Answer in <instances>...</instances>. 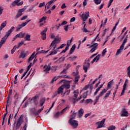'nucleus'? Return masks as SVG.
I'll return each instance as SVG.
<instances>
[{"instance_id":"1","label":"nucleus","mask_w":130,"mask_h":130,"mask_svg":"<svg viewBox=\"0 0 130 130\" xmlns=\"http://www.w3.org/2000/svg\"><path fill=\"white\" fill-rule=\"evenodd\" d=\"M81 68V66L78 65L76 69V73L74 72L73 73V76H75V79H74V84L75 85H78V82H79V80H80V75H79V69Z\"/></svg>"},{"instance_id":"2","label":"nucleus","mask_w":130,"mask_h":130,"mask_svg":"<svg viewBox=\"0 0 130 130\" xmlns=\"http://www.w3.org/2000/svg\"><path fill=\"white\" fill-rule=\"evenodd\" d=\"M29 22H31V19H29L27 20H26L24 22H22L21 24H19L17 25V26L16 27V31H20L22 28H23V27H25L28 23H29Z\"/></svg>"},{"instance_id":"3","label":"nucleus","mask_w":130,"mask_h":130,"mask_svg":"<svg viewBox=\"0 0 130 130\" xmlns=\"http://www.w3.org/2000/svg\"><path fill=\"white\" fill-rule=\"evenodd\" d=\"M90 16V12L89 11H86L80 15V17L83 22H86L88 20Z\"/></svg>"},{"instance_id":"4","label":"nucleus","mask_w":130,"mask_h":130,"mask_svg":"<svg viewBox=\"0 0 130 130\" xmlns=\"http://www.w3.org/2000/svg\"><path fill=\"white\" fill-rule=\"evenodd\" d=\"M23 122H24V119L23 118V116H21L17 120L15 129L20 128V126H21V124H22Z\"/></svg>"},{"instance_id":"5","label":"nucleus","mask_w":130,"mask_h":130,"mask_svg":"<svg viewBox=\"0 0 130 130\" xmlns=\"http://www.w3.org/2000/svg\"><path fill=\"white\" fill-rule=\"evenodd\" d=\"M21 0H15L13 2H12V4L10 5V8H14V7L16 6H18V7L20 6H22L24 2L23 1L21 2Z\"/></svg>"},{"instance_id":"6","label":"nucleus","mask_w":130,"mask_h":130,"mask_svg":"<svg viewBox=\"0 0 130 130\" xmlns=\"http://www.w3.org/2000/svg\"><path fill=\"white\" fill-rule=\"evenodd\" d=\"M72 119H70L69 120V123H70V125L72 126L73 128H77L78 126L79 125V123H78V121L73 120Z\"/></svg>"},{"instance_id":"7","label":"nucleus","mask_w":130,"mask_h":130,"mask_svg":"<svg viewBox=\"0 0 130 130\" xmlns=\"http://www.w3.org/2000/svg\"><path fill=\"white\" fill-rule=\"evenodd\" d=\"M105 120H106V118L103 119L101 121L96 122V124L98 125L96 128H101V127H104V126L105 125L104 124L105 123Z\"/></svg>"},{"instance_id":"8","label":"nucleus","mask_w":130,"mask_h":130,"mask_svg":"<svg viewBox=\"0 0 130 130\" xmlns=\"http://www.w3.org/2000/svg\"><path fill=\"white\" fill-rule=\"evenodd\" d=\"M43 69H45L43 72L46 74H48L49 73V71L51 70V63H49L48 66L45 64L44 66Z\"/></svg>"},{"instance_id":"9","label":"nucleus","mask_w":130,"mask_h":130,"mask_svg":"<svg viewBox=\"0 0 130 130\" xmlns=\"http://www.w3.org/2000/svg\"><path fill=\"white\" fill-rule=\"evenodd\" d=\"M46 32H47V27H46L41 32V35L42 36L41 38L43 40H45V39H46Z\"/></svg>"},{"instance_id":"10","label":"nucleus","mask_w":130,"mask_h":130,"mask_svg":"<svg viewBox=\"0 0 130 130\" xmlns=\"http://www.w3.org/2000/svg\"><path fill=\"white\" fill-rule=\"evenodd\" d=\"M122 117H127L128 116V112L125 109V108H123L122 109V113L121 114Z\"/></svg>"},{"instance_id":"11","label":"nucleus","mask_w":130,"mask_h":130,"mask_svg":"<svg viewBox=\"0 0 130 130\" xmlns=\"http://www.w3.org/2000/svg\"><path fill=\"white\" fill-rule=\"evenodd\" d=\"M60 38H59V36H57L56 38H54V40L52 42L51 45H53L54 43L55 44H56L57 43H58L59 42H60Z\"/></svg>"},{"instance_id":"12","label":"nucleus","mask_w":130,"mask_h":130,"mask_svg":"<svg viewBox=\"0 0 130 130\" xmlns=\"http://www.w3.org/2000/svg\"><path fill=\"white\" fill-rule=\"evenodd\" d=\"M55 2H56V0H51L46 4L45 8H47V9H50V7H51V5H52L53 3H55Z\"/></svg>"},{"instance_id":"13","label":"nucleus","mask_w":130,"mask_h":130,"mask_svg":"<svg viewBox=\"0 0 130 130\" xmlns=\"http://www.w3.org/2000/svg\"><path fill=\"white\" fill-rule=\"evenodd\" d=\"M88 69H90V63H84V65L83 66V70L85 73H87V72H88Z\"/></svg>"},{"instance_id":"14","label":"nucleus","mask_w":130,"mask_h":130,"mask_svg":"<svg viewBox=\"0 0 130 130\" xmlns=\"http://www.w3.org/2000/svg\"><path fill=\"white\" fill-rule=\"evenodd\" d=\"M127 83H128V80L125 79L124 84L123 86V89L122 90L121 93V95H123V94H124V92H125V89L126 88V84H127Z\"/></svg>"},{"instance_id":"15","label":"nucleus","mask_w":130,"mask_h":130,"mask_svg":"<svg viewBox=\"0 0 130 130\" xmlns=\"http://www.w3.org/2000/svg\"><path fill=\"white\" fill-rule=\"evenodd\" d=\"M101 56V55L99 54L98 55L95 57L94 58V59L91 61V63H94V62H95V61H96V62H98V60H99V59H100V57Z\"/></svg>"},{"instance_id":"16","label":"nucleus","mask_w":130,"mask_h":130,"mask_svg":"<svg viewBox=\"0 0 130 130\" xmlns=\"http://www.w3.org/2000/svg\"><path fill=\"white\" fill-rule=\"evenodd\" d=\"M8 106H10V100H9V99L7 102V105H6V113L4 114V117H5V118H6V116H7V115H8Z\"/></svg>"},{"instance_id":"17","label":"nucleus","mask_w":130,"mask_h":130,"mask_svg":"<svg viewBox=\"0 0 130 130\" xmlns=\"http://www.w3.org/2000/svg\"><path fill=\"white\" fill-rule=\"evenodd\" d=\"M25 34H26L25 32L23 33V31H21L15 36V38H23Z\"/></svg>"},{"instance_id":"18","label":"nucleus","mask_w":130,"mask_h":130,"mask_svg":"<svg viewBox=\"0 0 130 130\" xmlns=\"http://www.w3.org/2000/svg\"><path fill=\"white\" fill-rule=\"evenodd\" d=\"M104 84H105V82H104V84H101L100 87H99L95 90V91L94 92V93H93L94 96H95V95H97L99 91H100V89H101V88H102L103 87V86H104Z\"/></svg>"},{"instance_id":"19","label":"nucleus","mask_w":130,"mask_h":130,"mask_svg":"<svg viewBox=\"0 0 130 130\" xmlns=\"http://www.w3.org/2000/svg\"><path fill=\"white\" fill-rule=\"evenodd\" d=\"M63 86L61 85L57 90V94H62L63 93Z\"/></svg>"},{"instance_id":"20","label":"nucleus","mask_w":130,"mask_h":130,"mask_svg":"<svg viewBox=\"0 0 130 130\" xmlns=\"http://www.w3.org/2000/svg\"><path fill=\"white\" fill-rule=\"evenodd\" d=\"M61 86H63V89H64V88L65 89H70V88H71V85H70V83L68 82H64Z\"/></svg>"},{"instance_id":"21","label":"nucleus","mask_w":130,"mask_h":130,"mask_svg":"<svg viewBox=\"0 0 130 130\" xmlns=\"http://www.w3.org/2000/svg\"><path fill=\"white\" fill-rule=\"evenodd\" d=\"M30 113L34 115H35L36 116L38 115V113H37V111H36V109H35V108L30 109Z\"/></svg>"},{"instance_id":"22","label":"nucleus","mask_w":130,"mask_h":130,"mask_svg":"<svg viewBox=\"0 0 130 130\" xmlns=\"http://www.w3.org/2000/svg\"><path fill=\"white\" fill-rule=\"evenodd\" d=\"M123 48H124V47L120 46L119 49L117 51L116 55H119L120 53H121V52H122V50H123Z\"/></svg>"},{"instance_id":"23","label":"nucleus","mask_w":130,"mask_h":130,"mask_svg":"<svg viewBox=\"0 0 130 130\" xmlns=\"http://www.w3.org/2000/svg\"><path fill=\"white\" fill-rule=\"evenodd\" d=\"M83 115H84V110H83V109H81L80 110H79L78 117L79 118H81Z\"/></svg>"},{"instance_id":"24","label":"nucleus","mask_w":130,"mask_h":130,"mask_svg":"<svg viewBox=\"0 0 130 130\" xmlns=\"http://www.w3.org/2000/svg\"><path fill=\"white\" fill-rule=\"evenodd\" d=\"M7 39H8V38H6L5 36L1 39L0 41V45H1V47L3 45V44H4L5 42H6Z\"/></svg>"},{"instance_id":"25","label":"nucleus","mask_w":130,"mask_h":130,"mask_svg":"<svg viewBox=\"0 0 130 130\" xmlns=\"http://www.w3.org/2000/svg\"><path fill=\"white\" fill-rule=\"evenodd\" d=\"M6 26H7V21H4L3 22V23H2L1 26H0V31H2L3 30V29H4V28H5V27H6Z\"/></svg>"},{"instance_id":"26","label":"nucleus","mask_w":130,"mask_h":130,"mask_svg":"<svg viewBox=\"0 0 130 130\" xmlns=\"http://www.w3.org/2000/svg\"><path fill=\"white\" fill-rule=\"evenodd\" d=\"M24 39H25V41H31V35L27 34L26 35L25 37L24 38Z\"/></svg>"},{"instance_id":"27","label":"nucleus","mask_w":130,"mask_h":130,"mask_svg":"<svg viewBox=\"0 0 130 130\" xmlns=\"http://www.w3.org/2000/svg\"><path fill=\"white\" fill-rule=\"evenodd\" d=\"M76 49V45L74 44L72 47H71L69 52H70V54H72V53H73V52H74V51H75V50Z\"/></svg>"},{"instance_id":"28","label":"nucleus","mask_w":130,"mask_h":130,"mask_svg":"<svg viewBox=\"0 0 130 130\" xmlns=\"http://www.w3.org/2000/svg\"><path fill=\"white\" fill-rule=\"evenodd\" d=\"M25 57H26V53H25V51L21 52L19 55V58H25Z\"/></svg>"},{"instance_id":"29","label":"nucleus","mask_w":130,"mask_h":130,"mask_svg":"<svg viewBox=\"0 0 130 130\" xmlns=\"http://www.w3.org/2000/svg\"><path fill=\"white\" fill-rule=\"evenodd\" d=\"M78 58V56H73V57H69L68 58V59H69L70 61L71 62H72L75 61V60L76 58Z\"/></svg>"},{"instance_id":"30","label":"nucleus","mask_w":130,"mask_h":130,"mask_svg":"<svg viewBox=\"0 0 130 130\" xmlns=\"http://www.w3.org/2000/svg\"><path fill=\"white\" fill-rule=\"evenodd\" d=\"M46 101V99L45 98H42L40 101V103L41 104V106H43L45 101Z\"/></svg>"},{"instance_id":"31","label":"nucleus","mask_w":130,"mask_h":130,"mask_svg":"<svg viewBox=\"0 0 130 130\" xmlns=\"http://www.w3.org/2000/svg\"><path fill=\"white\" fill-rule=\"evenodd\" d=\"M69 47H70V45L69 44H67L66 47L64 50L62 51V52L60 53V54H61V53H64L65 52H66L69 49Z\"/></svg>"},{"instance_id":"32","label":"nucleus","mask_w":130,"mask_h":130,"mask_svg":"<svg viewBox=\"0 0 130 130\" xmlns=\"http://www.w3.org/2000/svg\"><path fill=\"white\" fill-rule=\"evenodd\" d=\"M113 83V80H111L110 82H108L107 85V88L109 90L110 88H111V85Z\"/></svg>"},{"instance_id":"33","label":"nucleus","mask_w":130,"mask_h":130,"mask_svg":"<svg viewBox=\"0 0 130 130\" xmlns=\"http://www.w3.org/2000/svg\"><path fill=\"white\" fill-rule=\"evenodd\" d=\"M77 114V113H75V112H73L71 115H70V119H75L76 118V115Z\"/></svg>"},{"instance_id":"34","label":"nucleus","mask_w":130,"mask_h":130,"mask_svg":"<svg viewBox=\"0 0 130 130\" xmlns=\"http://www.w3.org/2000/svg\"><path fill=\"white\" fill-rule=\"evenodd\" d=\"M25 120L26 121V123L25 124L24 126L22 128L23 130H27V125H28V118H25Z\"/></svg>"},{"instance_id":"35","label":"nucleus","mask_w":130,"mask_h":130,"mask_svg":"<svg viewBox=\"0 0 130 130\" xmlns=\"http://www.w3.org/2000/svg\"><path fill=\"white\" fill-rule=\"evenodd\" d=\"M127 41V36L124 39L122 44H121V46L124 47L125 44L126 43V42Z\"/></svg>"},{"instance_id":"36","label":"nucleus","mask_w":130,"mask_h":130,"mask_svg":"<svg viewBox=\"0 0 130 130\" xmlns=\"http://www.w3.org/2000/svg\"><path fill=\"white\" fill-rule=\"evenodd\" d=\"M98 47V45H96L95 46H94L93 47H92V48L90 50V52H91V53H93V52H94V51H95V50H96L97 49V47Z\"/></svg>"},{"instance_id":"37","label":"nucleus","mask_w":130,"mask_h":130,"mask_svg":"<svg viewBox=\"0 0 130 130\" xmlns=\"http://www.w3.org/2000/svg\"><path fill=\"white\" fill-rule=\"evenodd\" d=\"M47 19L46 16H43L42 18L40 19L39 23H42V22H45V20Z\"/></svg>"},{"instance_id":"38","label":"nucleus","mask_w":130,"mask_h":130,"mask_svg":"<svg viewBox=\"0 0 130 130\" xmlns=\"http://www.w3.org/2000/svg\"><path fill=\"white\" fill-rule=\"evenodd\" d=\"M52 47H53V50H56L55 48H56V44L54 43L53 44V45H51V43L49 46L50 49H51Z\"/></svg>"},{"instance_id":"39","label":"nucleus","mask_w":130,"mask_h":130,"mask_svg":"<svg viewBox=\"0 0 130 130\" xmlns=\"http://www.w3.org/2000/svg\"><path fill=\"white\" fill-rule=\"evenodd\" d=\"M57 53V49L56 50H54L53 51H52L50 54L49 55H54V54H56Z\"/></svg>"},{"instance_id":"40","label":"nucleus","mask_w":130,"mask_h":130,"mask_svg":"<svg viewBox=\"0 0 130 130\" xmlns=\"http://www.w3.org/2000/svg\"><path fill=\"white\" fill-rule=\"evenodd\" d=\"M69 106H67L65 108H64L63 109H62L61 111V113H63L64 112H66V111H67V110H69Z\"/></svg>"},{"instance_id":"41","label":"nucleus","mask_w":130,"mask_h":130,"mask_svg":"<svg viewBox=\"0 0 130 130\" xmlns=\"http://www.w3.org/2000/svg\"><path fill=\"white\" fill-rule=\"evenodd\" d=\"M88 93H89L88 91H86V92L84 93L82 96L84 99H86V98H87V96H88Z\"/></svg>"},{"instance_id":"42","label":"nucleus","mask_w":130,"mask_h":130,"mask_svg":"<svg viewBox=\"0 0 130 130\" xmlns=\"http://www.w3.org/2000/svg\"><path fill=\"white\" fill-rule=\"evenodd\" d=\"M116 127L114 125H111L108 127V130H114L115 129Z\"/></svg>"},{"instance_id":"43","label":"nucleus","mask_w":130,"mask_h":130,"mask_svg":"<svg viewBox=\"0 0 130 130\" xmlns=\"http://www.w3.org/2000/svg\"><path fill=\"white\" fill-rule=\"evenodd\" d=\"M79 95V90H75L74 91V97L75 98H77V97H78V95Z\"/></svg>"},{"instance_id":"44","label":"nucleus","mask_w":130,"mask_h":130,"mask_svg":"<svg viewBox=\"0 0 130 130\" xmlns=\"http://www.w3.org/2000/svg\"><path fill=\"white\" fill-rule=\"evenodd\" d=\"M93 3L95 5H100L101 4V0H93Z\"/></svg>"},{"instance_id":"45","label":"nucleus","mask_w":130,"mask_h":130,"mask_svg":"<svg viewBox=\"0 0 130 130\" xmlns=\"http://www.w3.org/2000/svg\"><path fill=\"white\" fill-rule=\"evenodd\" d=\"M39 50H40V48H37V51H38V52L36 54V55H37L39 54L40 53H43V52L44 51V50H42L41 52H38V51H39Z\"/></svg>"},{"instance_id":"46","label":"nucleus","mask_w":130,"mask_h":130,"mask_svg":"<svg viewBox=\"0 0 130 130\" xmlns=\"http://www.w3.org/2000/svg\"><path fill=\"white\" fill-rule=\"evenodd\" d=\"M111 93V90H109L107 92V93H106L104 98H107V97L109 96V95Z\"/></svg>"},{"instance_id":"47","label":"nucleus","mask_w":130,"mask_h":130,"mask_svg":"<svg viewBox=\"0 0 130 130\" xmlns=\"http://www.w3.org/2000/svg\"><path fill=\"white\" fill-rule=\"evenodd\" d=\"M23 15V13H20V12H18V13L16 14V16L15 17V19H18L21 17Z\"/></svg>"},{"instance_id":"48","label":"nucleus","mask_w":130,"mask_h":130,"mask_svg":"<svg viewBox=\"0 0 130 130\" xmlns=\"http://www.w3.org/2000/svg\"><path fill=\"white\" fill-rule=\"evenodd\" d=\"M16 49H17V46H14L13 48V49L11 50V54H13L14 52L16 51Z\"/></svg>"},{"instance_id":"49","label":"nucleus","mask_w":130,"mask_h":130,"mask_svg":"<svg viewBox=\"0 0 130 130\" xmlns=\"http://www.w3.org/2000/svg\"><path fill=\"white\" fill-rule=\"evenodd\" d=\"M58 79V77L55 76L54 78L52 79L51 81V84H53V83L54 82V81H56Z\"/></svg>"},{"instance_id":"50","label":"nucleus","mask_w":130,"mask_h":130,"mask_svg":"<svg viewBox=\"0 0 130 130\" xmlns=\"http://www.w3.org/2000/svg\"><path fill=\"white\" fill-rule=\"evenodd\" d=\"M90 102H93V101L91 99H87L85 101L86 104H89Z\"/></svg>"},{"instance_id":"51","label":"nucleus","mask_w":130,"mask_h":130,"mask_svg":"<svg viewBox=\"0 0 130 130\" xmlns=\"http://www.w3.org/2000/svg\"><path fill=\"white\" fill-rule=\"evenodd\" d=\"M68 24V22L67 21H63L61 23H59V26H63L64 25H67Z\"/></svg>"},{"instance_id":"52","label":"nucleus","mask_w":130,"mask_h":130,"mask_svg":"<svg viewBox=\"0 0 130 130\" xmlns=\"http://www.w3.org/2000/svg\"><path fill=\"white\" fill-rule=\"evenodd\" d=\"M51 70L52 71V72H55L56 70H57V67H56V66H52Z\"/></svg>"},{"instance_id":"53","label":"nucleus","mask_w":130,"mask_h":130,"mask_svg":"<svg viewBox=\"0 0 130 130\" xmlns=\"http://www.w3.org/2000/svg\"><path fill=\"white\" fill-rule=\"evenodd\" d=\"M60 112H58L57 113H56L54 115V117L55 118H57V117H58V116H59V114H60Z\"/></svg>"},{"instance_id":"54","label":"nucleus","mask_w":130,"mask_h":130,"mask_svg":"<svg viewBox=\"0 0 130 130\" xmlns=\"http://www.w3.org/2000/svg\"><path fill=\"white\" fill-rule=\"evenodd\" d=\"M66 45H67L66 44H62L61 46H60V47H58L57 49H61L63 48Z\"/></svg>"},{"instance_id":"55","label":"nucleus","mask_w":130,"mask_h":130,"mask_svg":"<svg viewBox=\"0 0 130 130\" xmlns=\"http://www.w3.org/2000/svg\"><path fill=\"white\" fill-rule=\"evenodd\" d=\"M45 6V2H43L42 3H40L39 5V8H42V7H44Z\"/></svg>"},{"instance_id":"56","label":"nucleus","mask_w":130,"mask_h":130,"mask_svg":"<svg viewBox=\"0 0 130 130\" xmlns=\"http://www.w3.org/2000/svg\"><path fill=\"white\" fill-rule=\"evenodd\" d=\"M23 44H24V41H21L20 43L18 44L17 48H19L20 47L22 46Z\"/></svg>"},{"instance_id":"57","label":"nucleus","mask_w":130,"mask_h":130,"mask_svg":"<svg viewBox=\"0 0 130 130\" xmlns=\"http://www.w3.org/2000/svg\"><path fill=\"white\" fill-rule=\"evenodd\" d=\"M83 98L82 95H80L79 98H78L77 99L74 100V102H78L79 100H81V99Z\"/></svg>"},{"instance_id":"58","label":"nucleus","mask_w":130,"mask_h":130,"mask_svg":"<svg viewBox=\"0 0 130 130\" xmlns=\"http://www.w3.org/2000/svg\"><path fill=\"white\" fill-rule=\"evenodd\" d=\"M10 35H11V33L9 32V31H7V32H6V35L4 37L8 38V37H9L10 36Z\"/></svg>"},{"instance_id":"59","label":"nucleus","mask_w":130,"mask_h":130,"mask_svg":"<svg viewBox=\"0 0 130 130\" xmlns=\"http://www.w3.org/2000/svg\"><path fill=\"white\" fill-rule=\"evenodd\" d=\"M27 18H28V16L27 15L24 16L21 18V21H23V20H26V19H27Z\"/></svg>"},{"instance_id":"60","label":"nucleus","mask_w":130,"mask_h":130,"mask_svg":"<svg viewBox=\"0 0 130 130\" xmlns=\"http://www.w3.org/2000/svg\"><path fill=\"white\" fill-rule=\"evenodd\" d=\"M15 29V27L12 26L11 28L8 31V32H10V34L13 32V30Z\"/></svg>"},{"instance_id":"61","label":"nucleus","mask_w":130,"mask_h":130,"mask_svg":"<svg viewBox=\"0 0 130 130\" xmlns=\"http://www.w3.org/2000/svg\"><path fill=\"white\" fill-rule=\"evenodd\" d=\"M29 102H26L23 105V107L24 108H26L27 107V106L28 105Z\"/></svg>"},{"instance_id":"62","label":"nucleus","mask_w":130,"mask_h":130,"mask_svg":"<svg viewBox=\"0 0 130 130\" xmlns=\"http://www.w3.org/2000/svg\"><path fill=\"white\" fill-rule=\"evenodd\" d=\"M34 57H35V56H30L28 59V62H30L31 61V60H32L34 59Z\"/></svg>"},{"instance_id":"63","label":"nucleus","mask_w":130,"mask_h":130,"mask_svg":"<svg viewBox=\"0 0 130 130\" xmlns=\"http://www.w3.org/2000/svg\"><path fill=\"white\" fill-rule=\"evenodd\" d=\"M45 23V21H44V22H39V21L38 22V24H39V27H41L42 26H43V25H44V23Z\"/></svg>"},{"instance_id":"64","label":"nucleus","mask_w":130,"mask_h":130,"mask_svg":"<svg viewBox=\"0 0 130 130\" xmlns=\"http://www.w3.org/2000/svg\"><path fill=\"white\" fill-rule=\"evenodd\" d=\"M103 7H104V3H102L100 6L99 7V10H101L103 8Z\"/></svg>"}]
</instances>
